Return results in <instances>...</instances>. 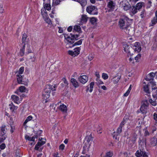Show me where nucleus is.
Returning <instances> with one entry per match:
<instances>
[{
  "label": "nucleus",
  "instance_id": "nucleus-1",
  "mask_svg": "<svg viewBox=\"0 0 157 157\" xmlns=\"http://www.w3.org/2000/svg\"><path fill=\"white\" fill-rule=\"evenodd\" d=\"M132 20L126 16H124L120 19L119 25L120 28L126 29L132 23Z\"/></svg>",
  "mask_w": 157,
  "mask_h": 157
},
{
  "label": "nucleus",
  "instance_id": "nucleus-2",
  "mask_svg": "<svg viewBox=\"0 0 157 157\" xmlns=\"http://www.w3.org/2000/svg\"><path fill=\"white\" fill-rule=\"evenodd\" d=\"M78 35H72L70 34L69 35L66 34L64 35L65 39L67 42L68 44H72L74 42L75 40L78 39Z\"/></svg>",
  "mask_w": 157,
  "mask_h": 157
},
{
  "label": "nucleus",
  "instance_id": "nucleus-3",
  "mask_svg": "<svg viewBox=\"0 0 157 157\" xmlns=\"http://www.w3.org/2000/svg\"><path fill=\"white\" fill-rule=\"evenodd\" d=\"M5 126L2 125L0 129V141L2 142L6 138V131L5 130Z\"/></svg>",
  "mask_w": 157,
  "mask_h": 157
},
{
  "label": "nucleus",
  "instance_id": "nucleus-4",
  "mask_svg": "<svg viewBox=\"0 0 157 157\" xmlns=\"http://www.w3.org/2000/svg\"><path fill=\"white\" fill-rule=\"evenodd\" d=\"M87 12L90 14L92 15L98 14L97 9L95 6H88L86 9Z\"/></svg>",
  "mask_w": 157,
  "mask_h": 157
},
{
  "label": "nucleus",
  "instance_id": "nucleus-5",
  "mask_svg": "<svg viewBox=\"0 0 157 157\" xmlns=\"http://www.w3.org/2000/svg\"><path fill=\"white\" fill-rule=\"evenodd\" d=\"M50 88V86H47L43 91L42 96L44 99H46L49 97L51 92Z\"/></svg>",
  "mask_w": 157,
  "mask_h": 157
},
{
  "label": "nucleus",
  "instance_id": "nucleus-6",
  "mask_svg": "<svg viewBox=\"0 0 157 157\" xmlns=\"http://www.w3.org/2000/svg\"><path fill=\"white\" fill-rule=\"evenodd\" d=\"M81 49L80 47H77L75 48L74 51H72L69 50L68 51V54L71 56L75 57L77 56L80 52Z\"/></svg>",
  "mask_w": 157,
  "mask_h": 157
},
{
  "label": "nucleus",
  "instance_id": "nucleus-7",
  "mask_svg": "<svg viewBox=\"0 0 157 157\" xmlns=\"http://www.w3.org/2000/svg\"><path fill=\"white\" fill-rule=\"evenodd\" d=\"M45 139L44 138H39L38 142L35 146V149L37 150H39L40 147L45 144Z\"/></svg>",
  "mask_w": 157,
  "mask_h": 157
},
{
  "label": "nucleus",
  "instance_id": "nucleus-8",
  "mask_svg": "<svg viewBox=\"0 0 157 157\" xmlns=\"http://www.w3.org/2000/svg\"><path fill=\"white\" fill-rule=\"evenodd\" d=\"M120 3L121 6L125 10L127 11L130 8L131 6L129 2L127 1H123L122 3Z\"/></svg>",
  "mask_w": 157,
  "mask_h": 157
},
{
  "label": "nucleus",
  "instance_id": "nucleus-9",
  "mask_svg": "<svg viewBox=\"0 0 157 157\" xmlns=\"http://www.w3.org/2000/svg\"><path fill=\"white\" fill-rule=\"evenodd\" d=\"M132 48L135 52H140L141 50L140 44L138 42H136L132 45Z\"/></svg>",
  "mask_w": 157,
  "mask_h": 157
},
{
  "label": "nucleus",
  "instance_id": "nucleus-10",
  "mask_svg": "<svg viewBox=\"0 0 157 157\" xmlns=\"http://www.w3.org/2000/svg\"><path fill=\"white\" fill-rule=\"evenodd\" d=\"M148 103L147 101H145L143 104L141 106L140 110L143 113H145L148 108Z\"/></svg>",
  "mask_w": 157,
  "mask_h": 157
},
{
  "label": "nucleus",
  "instance_id": "nucleus-11",
  "mask_svg": "<svg viewBox=\"0 0 157 157\" xmlns=\"http://www.w3.org/2000/svg\"><path fill=\"white\" fill-rule=\"evenodd\" d=\"M78 80L80 82L84 84L88 81V77L87 75H83L79 76L78 78Z\"/></svg>",
  "mask_w": 157,
  "mask_h": 157
},
{
  "label": "nucleus",
  "instance_id": "nucleus-12",
  "mask_svg": "<svg viewBox=\"0 0 157 157\" xmlns=\"http://www.w3.org/2000/svg\"><path fill=\"white\" fill-rule=\"evenodd\" d=\"M91 144L85 143L83 147V149L85 152H88L92 150L93 146Z\"/></svg>",
  "mask_w": 157,
  "mask_h": 157
},
{
  "label": "nucleus",
  "instance_id": "nucleus-13",
  "mask_svg": "<svg viewBox=\"0 0 157 157\" xmlns=\"http://www.w3.org/2000/svg\"><path fill=\"white\" fill-rule=\"evenodd\" d=\"M12 101L15 103L19 104L21 101V98L15 95H12L11 97Z\"/></svg>",
  "mask_w": 157,
  "mask_h": 157
},
{
  "label": "nucleus",
  "instance_id": "nucleus-14",
  "mask_svg": "<svg viewBox=\"0 0 157 157\" xmlns=\"http://www.w3.org/2000/svg\"><path fill=\"white\" fill-rule=\"evenodd\" d=\"M156 73H157V72L156 73L151 72L148 74L146 77L145 79L147 81H150L153 80L155 75Z\"/></svg>",
  "mask_w": 157,
  "mask_h": 157
},
{
  "label": "nucleus",
  "instance_id": "nucleus-15",
  "mask_svg": "<svg viewBox=\"0 0 157 157\" xmlns=\"http://www.w3.org/2000/svg\"><path fill=\"white\" fill-rule=\"evenodd\" d=\"M17 77V82L19 84H24L25 85H27V83L26 82L25 83L23 81H22L23 77L21 75H16Z\"/></svg>",
  "mask_w": 157,
  "mask_h": 157
},
{
  "label": "nucleus",
  "instance_id": "nucleus-16",
  "mask_svg": "<svg viewBox=\"0 0 157 157\" xmlns=\"http://www.w3.org/2000/svg\"><path fill=\"white\" fill-rule=\"evenodd\" d=\"M145 152L143 149L140 148L136 151L135 155L137 157H141Z\"/></svg>",
  "mask_w": 157,
  "mask_h": 157
},
{
  "label": "nucleus",
  "instance_id": "nucleus-17",
  "mask_svg": "<svg viewBox=\"0 0 157 157\" xmlns=\"http://www.w3.org/2000/svg\"><path fill=\"white\" fill-rule=\"evenodd\" d=\"M115 3L112 1H109L107 4V6L109 10H113L114 8L115 7Z\"/></svg>",
  "mask_w": 157,
  "mask_h": 157
},
{
  "label": "nucleus",
  "instance_id": "nucleus-18",
  "mask_svg": "<svg viewBox=\"0 0 157 157\" xmlns=\"http://www.w3.org/2000/svg\"><path fill=\"white\" fill-rule=\"evenodd\" d=\"M59 109L64 113H66L67 110V106L63 104L60 105L59 107Z\"/></svg>",
  "mask_w": 157,
  "mask_h": 157
},
{
  "label": "nucleus",
  "instance_id": "nucleus-19",
  "mask_svg": "<svg viewBox=\"0 0 157 157\" xmlns=\"http://www.w3.org/2000/svg\"><path fill=\"white\" fill-rule=\"evenodd\" d=\"M9 108L12 112H14L16 110L18 107L15 106L13 103H11L9 104Z\"/></svg>",
  "mask_w": 157,
  "mask_h": 157
},
{
  "label": "nucleus",
  "instance_id": "nucleus-20",
  "mask_svg": "<svg viewBox=\"0 0 157 157\" xmlns=\"http://www.w3.org/2000/svg\"><path fill=\"white\" fill-rule=\"evenodd\" d=\"M86 142L85 143L92 144L93 139L92 135H90L87 136L86 137Z\"/></svg>",
  "mask_w": 157,
  "mask_h": 157
},
{
  "label": "nucleus",
  "instance_id": "nucleus-21",
  "mask_svg": "<svg viewBox=\"0 0 157 157\" xmlns=\"http://www.w3.org/2000/svg\"><path fill=\"white\" fill-rule=\"evenodd\" d=\"M157 143V140L155 137H154L150 139V144L151 146H155L156 145Z\"/></svg>",
  "mask_w": 157,
  "mask_h": 157
},
{
  "label": "nucleus",
  "instance_id": "nucleus-22",
  "mask_svg": "<svg viewBox=\"0 0 157 157\" xmlns=\"http://www.w3.org/2000/svg\"><path fill=\"white\" fill-rule=\"evenodd\" d=\"M71 82L75 87L77 88L79 86L78 82L74 78H71Z\"/></svg>",
  "mask_w": 157,
  "mask_h": 157
},
{
  "label": "nucleus",
  "instance_id": "nucleus-23",
  "mask_svg": "<svg viewBox=\"0 0 157 157\" xmlns=\"http://www.w3.org/2000/svg\"><path fill=\"white\" fill-rule=\"evenodd\" d=\"M43 8L42 9H44L46 10L49 11L51 10V7L50 3H44L43 4Z\"/></svg>",
  "mask_w": 157,
  "mask_h": 157
},
{
  "label": "nucleus",
  "instance_id": "nucleus-24",
  "mask_svg": "<svg viewBox=\"0 0 157 157\" xmlns=\"http://www.w3.org/2000/svg\"><path fill=\"white\" fill-rule=\"evenodd\" d=\"M41 13L44 19L48 17L47 11L44 9H41Z\"/></svg>",
  "mask_w": 157,
  "mask_h": 157
},
{
  "label": "nucleus",
  "instance_id": "nucleus-25",
  "mask_svg": "<svg viewBox=\"0 0 157 157\" xmlns=\"http://www.w3.org/2000/svg\"><path fill=\"white\" fill-rule=\"evenodd\" d=\"M144 2H140L136 4V7L137 9H138V10H139L143 6H144Z\"/></svg>",
  "mask_w": 157,
  "mask_h": 157
},
{
  "label": "nucleus",
  "instance_id": "nucleus-26",
  "mask_svg": "<svg viewBox=\"0 0 157 157\" xmlns=\"http://www.w3.org/2000/svg\"><path fill=\"white\" fill-rule=\"evenodd\" d=\"M94 82H92L90 83V87H88L87 89V90H89V91L90 93H91L92 92L94 86Z\"/></svg>",
  "mask_w": 157,
  "mask_h": 157
},
{
  "label": "nucleus",
  "instance_id": "nucleus-27",
  "mask_svg": "<svg viewBox=\"0 0 157 157\" xmlns=\"http://www.w3.org/2000/svg\"><path fill=\"white\" fill-rule=\"evenodd\" d=\"M87 20V17L85 15H83L82 16L81 22V24H83L86 22Z\"/></svg>",
  "mask_w": 157,
  "mask_h": 157
},
{
  "label": "nucleus",
  "instance_id": "nucleus-28",
  "mask_svg": "<svg viewBox=\"0 0 157 157\" xmlns=\"http://www.w3.org/2000/svg\"><path fill=\"white\" fill-rule=\"evenodd\" d=\"M123 48H124V50L125 52L128 53H129L130 52L129 49L130 47L127 44H124L123 45Z\"/></svg>",
  "mask_w": 157,
  "mask_h": 157
},
{
  "label": "nucleus",
  "instance_id": "nucleus-29",
  "mask_svg": "<svg viewBox=\"0 0 157 157\" xmlns=\"http://www.w3.org/2000/svg\"><path fill=\"white\" fill-rule=\"evenodd\" d=\"M121 76H117L114 77L113 78V82L114 84L117 83L119 80H120Z\"/></svg>",
  "mask_w": 157,
  "mask_h": 157
},
{
  "label": "nucleus",
  "instance_id": "nucleus-30",
  "mask_svg": "<svg viewBox=\"0 0 157 157\" xmlns=\"http://www.w3.org/2000/svg\"><path fill=\"white\" fill-rule=\"evenodd\" d=\"M143 88L144 92L147 94H149L150 91L149 90L148 86V85L145 84L143 86Z\"/></svg>",
  "mask_w": 157,
  "mask_h": 157
},
{
  "label": "nucleus",
  "instance_id": "nucleus-31",
  "mask_svg": "<svg viewBox=\"0 0 157 157\" xmlns=\"http://www.w3.org/2000/svg\"><path fill=\"white\" fill-rule=\"evenodd\" d=\"M24 71V67H21L19 68V70L16 72V75H21V74H22L23 73Z\"/></svg>",
  "mask_w": 157,
  "mask_h": 157
},
{
  "label": "nucleus",
  "instance_id": "nucleus-32",
  "mask_svg": "<svg viewBox=\"0 0 157 157\" xmlns=\"http://www.w3.org/2000/svg\"><path fill=\"white\" fill-rule=\"evenodd\" d=\"M82 40H80L76 42L74 44H72V45L70 46L69 47H74V46H75L80 45L82 44Z\"/></svg>",
  "mask_w": 157,
  "mask_h": 157
},
{
  "label": "nucleus",
  "instance_id": "nucleus-33",
  "mask_svg": "<svg viewBox=\"0 0 157 157\" xmlns=\"http://www.w3.org/2000/svg\"><path fill=\"white\" fill-rule=\"evenodd\" d=\"M25 138L26 140L30 141H34L35 140V137H30L28 136H25Z\"/></svg>",
  "mask_w": 157,
  "mask_h": 157
},
{
  "label": "nucleus",
  "instance_id": "nucleus-34",
  "mask_svg": "<svg viewBox=\"0 0 157 157\" xmlns=\"http://www.w3.org/2000/svg\"><path fill=\"white\" fill-rule=\"evenodd\" d=\"M132 89V85H130L129 86V87L128 89V90H127V91L124 94V97H127L129 94L130 91Z\"/></svg>",
  "mask_w": 157,
  "mask_h": 157
},
{
  "label": "nucleus",
  "instance_id": "nucleus-35",
  "mask_svg": "<svg viewBox=\"0 0 157 157\" xmlns=\"http://www.w3.org/2000/svg\"><path fill=\"white\" fill-rule=\"evenodd\" d=\"M25 46L24 45L23 47L21 49L19 53V55L21 56H23L24 54L25 51Z\"/></svg>",
  "mask_w": 157,
  "mask_h": 157
},
{
  "label": "nucleus",
  "instance_id": "nucleus-36",
  "mask_svg": "<svg viewBox=\"0 0 157 157\" xmlns=\"http://www.w3.org/2000/svg\"><path fill=\"white\" fill-rule=\"evenodd\" d=\"M96 84L98 86L104 84V82L100 78L96 79Z\"/></svg>",
  "mask_w": 157,
  "mask_h": 157
},
{
  "label": "nucleus",
  "instance_id": "nucleus-37",
  "mask_svg": "<svg viewBox=\"0 0 157 157\" xmlns=\"http://www.w3.org/2000/svg\"><path fill=\"white\" fill-rule=\"evenodd\" d=\"M151 26H153L156 24L157 23V18L154 17L151 21Z\"/></svg>",
  "mask_w": 157,
  "mask_h": 157
},
{
  "label": "nucleus",
  "instance_id": "nucleus-38",
  "mask_svg": "<svg viewBox=\"0 0 157 157\" xmlns=\"http://www.w3.org/2000/svg\"><path fill=\"white\" fill-rule=\"evenodd\" d=\"M113 153L112 152L109 151L106 152L105 156H103L104 157H111L113 155Z\"/></svg>",
  "mask_w": 157,
  "mask_h": 157
},
{
  "label": "nucleus",
  "instance_id": "nucleus-39",
  "mask_svg": "<svg viewBox=\"0 0 157 157\" xmlns=\"http://www.w3.org/2000/svg\"><path fill=\"white\" fill-rule=\"evenodd\" d=\"M18 90L21 92H25L26 89L24 86H21L19 87Z\"/></svg>",
  "mask_w": 157,
  "mask_h": 157
},
{
  "label": "nucleus",
  "instance_id": "nucleus-40",
  "mask_svg": "<svg viewBox=\"0 0 157 157\" xmlns=\"http://www.w3.org/2000/svg\"><path fill=\"white\" fill-rule=\"evenodd\" d=\"M150 83L151 85L152 89L153 90H156L157 88V87L156 86L155 82L153 81H151V82Z\"/></svg>",
  "mask_w": 157,
  "mask_h": 157
},
{
  "label": "nucleus",
  "instance_id": "nucleus-41",
  "mask_svg": "<svg viewBox=\"0 0 157 157\" xmlns=\"http://www.w3.org/2000/svg\"><path fill=\"white\" fill-rule=\"evenodd\" d=\"M44 21L49 25H52V24L51 20L48 17L44 19Z\"/></svg>",
  "mask_w": 157,
  "mask_h": 157
},
{
  "label": "nucleus",
  "instance_id": "nucleus-42",
  "mask_svg": "<svg viewBox=\"0 0 157 157\" xmlns=\"http://www.w3.org/2000/svg\"><path fill=\"white\" fill-rule=\"evenodd\" d=\"M97 20V19L95 17H92L90 19V22L93 24H95Z\"/></svg>",
  "mask_w": 157,
  "mask_h": 157
},
{
  "label": "nucleus",
  "instance_id": "nucleus-43",
  "mask_svg": "<svg viewBox=\"0 0 157 157\" xmlns=\"http://www.w3.org/2000/svg\"><path fill=\"white\" fill-rule=\"evenodd\" d=\"M138 10L136 6H133L131 12L133 14H135L137 12Z\"/></svg>",
  "mask_w": 157,
  "mask_h": 157
},
{
  "label": "nucleus",
  "instance_id": "nucleus-44",
  "mask_svg": "<svg viewBox=\"0 0 157 157\" xmlns=\"http://www.w3.org/2000/svg\"><path fill=\"white\" fill-rule=\"evenodd\" d=\"M33 118V117L31 116H29L28 117L24 122V124H26L28 121H31Z\"/></svg>",
  "mask_w": 157,
  "mask_h": 157
},
{
  "label": "nucleus",
  "instance_id": "nucleus-45",
  "mask_svg": "<svg viewBox=\"0 0 157 157\" xmlns=\"http://www.w3.org/2000/svg\"><path fill=\"white\" fill-rule=\"evenodd\" d=\"M74 30L76 31L80 32L81 31V29L79 26L75 25L74 27Z\"/></svg>",
  "mask_w": 157,
  "mask_h": 157
},
{
  "label": "nucleus",
  "instance_id": "nucleus-46",
  "mask_svg": "<svg viewBox=\"0 0 157 157\" xmlns=\"http://www.w3.org/2000/svg\"><path fill=\"white\" fill-rule=\"evenodd\" d=\"M102 78L104 80H106L108 78V75L105 73H103L102 75Z\"/></svg>",
  "mask_w": 157,
  "mask_h": 157
},
{
  "label": "nucleus",
  "instance_id": "nucleus-47",
  "mask_svg": "<svg viewBox=\"0 0 157 157\" xmlns=\"http://www.w3.org/2000/svg\"><path fill=\"white\" fill-rule=\"evenodd\" d=\"M152 96L153 97L155 98H157V90H153Z\"/></svg>",
  "mask_w": 157,
  "mask_h": 157
},
{
  "label": "nucleus",
  "instance_id": "nucleus-48",
  "mask_svg": "<svg viewBox=\"0 0 157 157\" xmlns=\"http://www.w3.org/2000/svg\"><path fill=\"white\" fill-rule=\"evenodd\" d=\"M149 102L153 106H156L157 103L155 101H153L152 99H151L149 100Z\"/></svg>",
  "mask_w": 157,
  "mask_h": 157
},
{
  "label": "nucleus",
  "instance_id": "nucleus-49",
  "mask_svg": "<svg viewBox=\"0 0 157 157\" xmlns=\"http://www.w3.org/2000/svg\"><path fill=\"white\" fill-rule=\"evenodd\" d=\"M9 120H8V124L10 125H12L13 123V121L12 117H10Z\"/></svg>",
  "mask_w": 157,
  "mask_h": 157
},
{
  "label": "nucleus",
  "instance_id": "nucleus-50",
  "mask_svg": "<svg viewBox=\"0 0 157 157\" xmlns=\"http://www.w3.org/2000/svg\"><path fill=\"white\" fill-rule=\"evenodd\" d=\"M62 80L63 82H64V84L65 86H67L68 84V82L67 81V80L66 78H63Z\"/></svg>",
  "mask_w": 157,
  "mask_h": 157
},
{
  "label": "nucleus",
  "instance_id": "nucleus-51",
  "mask_svg": "<svg viewBox=\"0 0 157 157\" xmlns=\"http://www.w3.org/2000/svg\"><path fill=\"white\" fill-rule=\"evenodd\" d=\"M152 2L151 1L149 0L147 3V8H149L151 6Z\"/></svg>",
  "mask_w": 157,
  "mask_h": 157
},
{
  "label": "nucleus",
  "instance_id": "nucleus-52",
  "mask_svg": "<svg viewBox=\"0 0 157 157\" xmlns=\"http://www.w3.org/2000/svg\"><path fill=\"white\" fill-rule=\"evenodd\" d=\"M126 123V120L124 119L121 123L119 126L122 128Z\"/></svg>",
  "mask_w": 157,
  "mask_h": 157
},
{
  "label": "nucleus",
  "instance_id": "nucleus-53",
  "mask_svg": "<svg viewBox=\"0 0 157 157\" xmlns=\"http://www.w3.org/2000/svg\"><path fill=\"white\" fill-rule=\"evenodd\" d=\"M140 54H138L135 57V59L136 60V62H138L139 60L140 59Z\"/></svg>",
  "mask_w": 157,
  "mask_h": 157
},
{
  "label": "nucleus",
  "instance_id": "nucleus-54",
  "mask_svg": "<svg viewBox=\"0 0 157 157\" xmlns=\"http://www.w3.org/2000/svg\"><path fill=\"white\" fill-rule=\"evenodd\" d=\"M65 147V145L63 144H61L59 146V150L61 151L63 150L64 149Z\"/></svg>",
  "mask_w": 157,
  "mask_h": 157
},
{
  "label": "nucleus",
  "instance_id": "nucleus-55",
  "mask_svg": "<svg viewBox=\"0 0 157 157\" xmlns=\"http://www.w3.org/2000/svg\"><path fill=\"white\" fill-rule=\"evenodd\" d=\"M11 129L10 132L11 133H13L15 129V127L14 126L10 125Z\"/></svg>",
  "mask_w": 157,
  "mask_h": 157
},
{
  "label": "nucleus",
  "instance_id": "nucleus-56",
  "mask_svg": "<svg viewBox=\"0 0 157 157\" xmlns=\"http://www.w3.org/2000/svg\"><path fill=\"white\" fill-rule=\"evenodd\" d=\"M122 128L119 126V127L117 128V133H118V134H119L121 132Z\"/></svg>",
  "mask_w": 157,
  "mask_h": 157
},
{
  "label": "nucleus",
  "instance_id": "nucleus-57",
  "mask_svg": "<svg viewBox=\"0 0 157 157\" xmlns=\"http://www.w3.org/2000/svg\"><path fill=\"white\" fill-rule=\"evenodd\" d=\"M26 39V35L25 34H23L22 38V41L23 43L25 40Z\"/></svg>",
  "mask_w": 157,
  "mask_h": 157
},
{
  "label": "nucleus",
  "instance_id": "nucleus-58",
  "mask_svg": "<svg viewBox=\"0 0 157 157\" xmlns=\"http://www.w3.org/2000/svg\"><path fill=\"white\" fill-rule=\"evenodd\" d=\"M4 9L3 8V5L0 3V13H2L3 12Z\"/></svg>",
  "mask_w": 157,
  "mask_h": 157
},
{
  "label": "nucleus",
  "instance_id": "nucleus-59",
  "mask_svg": "<svg viewBox=\"0 0 157 157\" xmlns=\"http://www.w3.org/2000/svg\"><path fill=\"white\" fill-rule=\"evenodd\" d=\"M94 56L93 55L91 54V55H90L88 56V59L90 60V61H91V60H92L93 58H94Z\"/></svg>",
  "mask_w": 157,
  "mask_h": 157
},
{
  "label": "nucleus",
  "instance_id": "nucleus-60",
  "mask_svg": "<svg viewBox=\"0 0 157 157\" xmlns=\"http://www.w3.org/2000/svg\"><path fill=\"white\" fill-rule=\"evenodd\" d=\"M6 147V145L5 144L3 143L2 144L0 145V148L2 149H4Z\"/></svg>",
  "mask_w": 157,
  "mask_h": 157
},
{
  "label": "nucleus",
  "instance_id": "nucleus-61",
  "mask_svg": "<svg viewBox=\"0 0 157 157\" xmlns=\"http://www.w3.org/2000/svg\"><path fill=\"white\" fill-rule=\"evenodd\" d=\"M95 75L96 77V79H99L100 78V75L99 74V72H96L95 73Z\"/></svg>",
  "mask_w": 157,
  "mask_h": 157
},
{
  "label": "nucleus",
  "instance_id": "nucleus-62",
  "mask_svg": "<svg viewBox=\"0 0 157 157\" xmlns=\"http://www.w3.org/2000/svg\"><path fill=\"white\" fill-rule=\"evenodd\" d=\"M145 13L144 11H143L141 12L140 16L142 18H143L145 15Z\"/></svg>",
  "mask_w": 157,
  "mask_h": 157
},
{
  "label": "nucleus",
  "instance_id": "nucleus-63",
  "mask_svg": "<svg viewBox=\"0 0 157 157\" xmlns=\"http://www.w3.org/2000/svg\"><path fill=\"white\" fill-rule=\"evenodd\" d=\"M149 132L147 130H145L144 132V135L146 136L149 135Z\"/></svg>",
  "mask_w": 157,
  "mask_h": 157
},
{
  "label": "nucleus",
  "instance_id": "nucleus-64",
  "mask_svg": "<svg viewBox=\"0 0 157 157\" xmlns=\"http://www.w3.org/2000/svg\"><path fill=\"white\" fill-rule=\"evenodd\" d=\"M153 116L154 119L156 121H157V114L155 113H154Z\"/></svg>",
  "mask_w": 157,
  "mask_h": 157
}]
</instances>
